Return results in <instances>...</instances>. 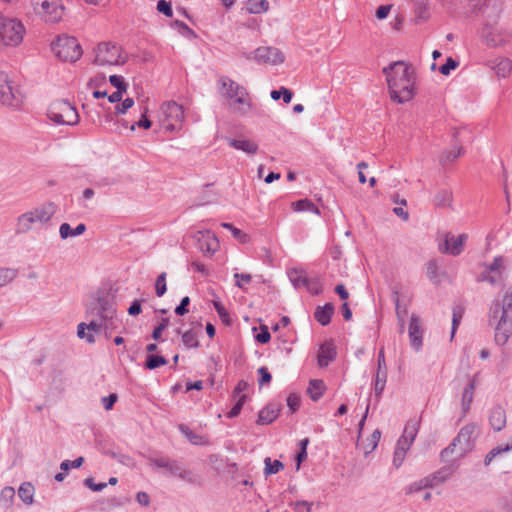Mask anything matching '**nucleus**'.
I'll return each mask as SVG.
<instances>
[{"instance_id": "56", "label": "nucleus", "mask_w": 512, "mask_h": 512, "mask_svg": "<svg viewBox=\"0 0 512 512\" xmlns=\"http://www.w3.org/2000/svg\"><path fill=\"white\" fill-rule=\"evenodd\" d=\"M84 463V458L82 456L76 458L73 461L70 460H64L60 464V469L63 471H68L70 468H79Z\"/></svg>"}, {"instance_id": "37", "label": "nucleus", "mask_w": 512, "mask_h": 512, "mask_svg": "<svg viewBox=\"0 0 512 512\" xmlns=\"http://www.w3.org/2000/svg\"><path fill=\"white\" fill-rule=\"evenodd\" d=\"M293 210L296 212L310 211L318 214L319 209L317 206L308 199H301L292 203Z\"/></svg>"}, {"instance_id": "13", "label": "nucleus", "mask_w": 512, "mask_h": 512, "mask_svg": "<svg viewBox=\"0 0 512 512\" xmlns=\"http://www.w3.org/2000/svg\"><path fill=\"white\" fill-rule=\"evenodd\" d=\"M477 426L475 423H469L463 426L454 438L459 444L458 457L465 456L474 446V440L476 438Z\"/></svg>"}, {"instance_id": "54", "label": "nucleus", "mask_w": 512, "mask_h": 512, "mask_svg": "<svg viewBox=\"0 0 512 512\" xmlns=\"http://www.w3.org/2000/svg\"><path fill=\"white\" fill-rule=\"evenodd\" d=\"M246 401V395H241L238 399V401L235 403V405L232 407V409L227 413L228 418H235L237 417Z\"/></svg>"}, {"instance_id": "9", "label": "nucleus", "mask_w": 512, "mask_h": 512, "mask_svg": "<svg viewBox=\"0 0 512 512\" xmlns=\"http://www.w3.org/2000/svg\"><path fill=\"white\" fill-rule=\"evenodd\" d=\"M50 120L61 125H75L79 121V115L74 106L67 100H56L48 109Z\"/></svg>"}, {"instance_id": "1", "label": "nucleus", "mask_w": 512, "mask_h": 512, "mask_svg": "<svg viewBox=\"0 0 512 512\" xmlns=\"http://www.w3.org/2000/svg\"><path fill=\"white\" fill-rule=\"evenodd\" d=\"M391 99L397 103H405L414 96L413 69L403 61H396L383 68Z\"/></svg>"}, {"instance_id": "8", "label": "nucleus", "mask_w": 512, "mask_h": 512, "mask_svg": "<svg viewBox=\"0 0 512 512\" xmlns=\"http://www.w3.org/2000/svg\"><path fill=\"white\" fill-rule=\"evenodd\" d=\"M89 4H97L99 0H84ZM61 0H31V4L36 14L41 16L46 22H58L64 13V6Z\"/></svg>"}, {"instance_id": "27", "label": "nucleus", "mask_w": 512, "mask_h": 512, "mask_svg": "<svg viewBox=\"0 0 512 512\" xmlns=\"http://www.w3.org/2000/svg\"><path fill=\"white\" fill-rule=\"evenodd\" d=\"M335 308L332 303H326L323 306H317L314 312V318L321 325L326 326L331 322Z\"/></svg>"}, {"instance_id": "35", "label": "nucleus", "mask_w": 512, "mask_h": 512, "mask_svg": "<svg viewBox=\"0 0 512 512\" xmlns=\"http://www.w3.org/2000/svg\"><path fill=\"white\" fill-rule=\"evenodd\" d=\"M18 495L24 503L28 505L32 504L34 496V486L29 482L22 483L18 489Z\"/></svg>"}, {"instance_id": "12", "label": "nucleus", "mask_w": 512, "mask_h": 512, "mask_svg": "<svg viewBox=\"0 0 512 512\" xmlns=\"http://www.w3.org/2000/svg\"><path fill=\"white\" fill-rule=\"evenodd\" d=\"M121 48L110 42H102L98 44L94 64L105 65H118L120 64Z\"/></svg>"}, {"instance_id": "42", "label": "nucleus", "mask_w": 512, "mask_h": 512, "mask_svg": "<svg viewBox=\"0 0 512 512\" xmlns=\"http://www.w3.org/2000/svg\"><path fill=\"white\" fill-rule=\"evenodd\" d=\"M264 462H265V468H264L265 475L276 474L284 468V464L279 460L272 461L271 458L266 457Z\"/></svg>"}, {"instance_id": "7", "label": "nucleus", "mask_w": 512, "mask_h": 512, "mask_svg": "<svg viewBox=\"0 0 512 512\" xmlns=\"http://www.w3.org/2000/svg\"><path fill=\"white\" fill-rule=\"evenodd\" d=\"M52 51L62 61L75 62L83 51L78 40L72 36L62 35L52 42Z\"/></svg>"}, {"instance_id": "63", "label": "nucleus", "mask_w": 512, "mask_h": 512, "mask_svg": "<svg viewBox=\"0 0 512 512\" xmlns=\"http://www.w3.org/2000/svg\"><path fill=\"white\" fill-rule=\"evenodd\" d=\"M234 278L236 280L235 285L243 289V283L249 284L252 281V276L248 273H235Z\"/></svg>"}, {"instance_id": "14", "label": "nucleus", "mask_w": 512, "mask_h": 512, "mask_svg": "<svg viewBox=\"0 0 512 512\" xmlns=\"http://www.w3.org/2000/svg\"><path fill=\"white\" fill-rule=\"evenodd\" d=\"M283 53L276 47H259L254 50V61L257 63L277 65L284 62Z\"/></svg>"}, {"instance_id": "6", "label": "nucleus", "mask_w": 512, "mask_h": 512, "mask_svg": "<svg viewBox=\"0 0 512 512\" xmlns=\"http://www.w3.org/2000/svg\"><path fill=\"white\" fill-rule=\"evenodd\" d=\"M184 121V110L175 101H168L161 105L159 111L160 125L168 132L178 131Z\"/></svg>"}, {"instance_id": "55", "label": "nucleus", "mask_w": 512, "mask_h": 512, "mask_svg": "<svg viewBox=\"0 0 512 512\" xmlns=\"http://www.w3.org/2000/svg\"><path fill=\"white\" fill-rule=\"evenodd\" d=\"M463 310L460 307H455L453 309V317H452V330H451V338H453L456 329L458 328L460 321L462 319Z\"/></svg>"}, {"instance_id": "4", "label": "nucleus", "mask_w": 512, "mask_h": 512, "mask_svg": "<svg viewBox=\"0 0 512 512\" xmlns=\"http://www.w3.org/2000/svg\"><path fill=\"white\" fill-rule=\"evenodd\" d=\"M149 463L159 469H165L169 475L177 477L187 483H198V476L191 470L185 468L178 460L166 456L148 457Z\"/></svg>"}, {"instance_id": "46", "label": "nucleus", "mask_w": 512, "mask_h": 512, "mask_svg": "<svg viewBox=\"0 0 512 512\" xmlns=\"http://www.w3.org/2000/svg\"><path fill=\"white\" fill-rule=\"evenodd\" d=\"M166 277V272H162L158 275L156 279L155 292L158 297H162L167 291Z\"/></svg>"}, {"instance_id": "41", "label": "nucleus", "mask_w": 512, "mask_h": 512, "mask_svg": "<svg viewBox=\"0 0 512 512\" xmlns=\"http://www.w3.org/2000/svg\"><path fill=\"white\" fill-rule=\"evenodd\" d=\"M289 278L295 288H302V287L309 288L310 281L302 273H299L297 271L291 272L289 274Z\"/></svg>"}, {"instance_id": "23", "label": "nucleus", "mask_w": 512, "mask_h": 512, "mask_svg": "<svg viewBox=\"0 0 512 512\" xmlns=\"http://www.w3.org/2000/svg\"><path fill=\"white\" fill-rule=\"evenodd\" d=\"M487 66L494 70L499 78H506L512 72V60L509 58H497L487 62Z\"/></svg>"}, {"instance_id": "47", "label": "nucleus", "mask_w": 512, "mask_h": 512, "mask_svg": "<svg viewBox=\"0 0 512 512\" xmlns=\"http://www.w3.org/2000/svg\"><path fill=\"white\" fill-rule=\"evenodd\" d=\"M17 275V271L10 268H0V287L10 283Z\"/></svg>"}, {"instance_id": "36", "label": "nucleus", "mask_w": 512, "mask_h": 512, "mask_svg": "<svg viewBox=\"0 0 512 512\" xmlns=\"http://www.w3.org/2000/svg\"><path fill=\"white\" fill-rule=\"evenodd\" d=\"M167 359L161 355L149 354L146 357L144 367L148 370H154L167 364Z\"/></svg>"}, {"instance_id": "10", "label": "nucleus", "mask_w": 512, "mask_h": 512, "mask_svg": "<svg viewBox=\"0 0 512 512\" xmlns=\"http://www.w3.org/2000/svg\"><path fill=\"white\" fill-rule=\"evenodd\" d=\"M23 98L19 85L7 73L0 72V102L3 105L18 108L23 103Z\"/></svg>"}, {"instance_id": "45", "label": "nucleus", "mask_w": 512, "mask_h": 512, "mask_svg": "<svg viewBox=\"0 0 512 512\" xmlns=\"http://www.w3.org/2000/svg\"><path fill=\"white\" fill-rule=\"evenodd\" d=\"M424 488H432V485L430 483V480L427 477L419 480V481H416V482H413L411 483L407 488H406V494H412L414 492H418Z\"/></svg>"}, {"instance_id": "33", "label": "nucleus", "mask_w": 512, "mask_h": 512, "mask_svg": "<svg viewBox=\"0 0 512 512\" xmlns=\"http://www.w3.org/2000/svg\"><path fill=\"white\" fill-rule=\"evenodd\" d=\"M250 100L248 98V92L247 90L244 92H241L240 95L235 97L234 99H231L230 106L234 109V111L240 112L242 114L246 113L247 110L244 108V106L250 107Z\"/></svg>"}, {"instance_id": "53", "label": "nucleus", "mask_w": 512, "mask_h": 512, "mask_svg": "<svg viewBox=\"0 0 512 512\" xmlns=\"http://www.w3.org/2000/svg\"><path fill=\"white\" fill-rule=\"evenodd\" d=\"M157 10L159 13L164 14L166 17H172L173 16V10L171 2L166 0H159L157 2Z\"/></svg>"}, {"instance_id": "62", "label": "nucleus", "mask_w": 512, "mask_h": 512, "mask_svg": "<svg viewBox=\"0 0 512 512\" xmlns=\"http://www.w3.org/2000/svg\"><path fill=\"white\" fill-rule=\"evenodd\" d=\"M134 105V100L132 98H126L122 101V103L115 106V111L117 114H125L130 108Z\"/></svg>"}, {"instance_id": "22", "label": "nucleus", "mask_w": 512, "mask_h": 512, "mask_svg": "<svg viewBox=\"0 0 512 512\" xmlns=\"http://www.w3.org/2000/svg\"><path fill=\"white\" fill-rule=\"evenodd\" d=\"M489 424L494 431H501L506 426V411L500 406H494L489 412Z\"/></svg>"}, {"instance_id": "48", "label": "nucleus", "mask_w": 512, "mask_h": 512, "mask_svg": "<svg viewBox=\"0 0 512 512\" xmlns=\"http://www.w3.org/2000/svg\"><path fill=\"white\" fill-rule=\"evenodd\" d=\"M213 306H214L216 312L218 313L221 321L225 325H230L231 324L230 315L227 312V310L225 309V307L223 306V304L221 302H219V301H214L213 302Z\"/></svg>"}, {"instance_id": "2", "label": "nucleus", "mask_w": 512, "mask_h": 512, "mask_svg": "<svg viewBox=\"0 0 512 512\" xmlns=\"http://www.w3.org/2000/svg\"><path fill=\"white\" fill-rule=\"evenodd\" d=\"M489 323L494 326L496 344L504 346L512 336V285L501 299H495L491 303Z\"/></svg>"}, {"instance_id": "30", "label": "nucleus", "mask_w": 512, "mask_h": 512, "mask_svg": "<svg viewBox=\"0 0 512 512\" xmlns=\"http://www.w3.org/2000/svg\"><path fill=\"white\" fill-rule=\"evenodd\" d=\"M463 147L462 145L458 143H454L452 148L450 150H446L442 153L440 156L439 162L442 166L447 165L448 163L453 162L456 160L460 155L463 153Z\"/></svg>"}, {"instance_id": "61", "label": "nucleus", "mask_w": 512, "mask_h": 512, "mask_svg": "<svg viewBox=\"0 0 512 512\" xmlns=\"http://www.w3.org/2000/svg\"><path fill=\"white\" fill-rule=\"evenodd\" d=\"M83 483L86 487H88L89 489H91L92 491H95V492L102 491L103 489H105L107 487L106 482H101V483L96 484L94 482V479L91 477L86 478Z\"/></svg>"}, {"instance_id": "19", "label": "nucleus", "mask_w": 512, "mask_h": 512, "mask_svg": "<svg viewBox=\"0 0 512 512\" xmlns=\"http://www.w3.org/2000/svg\"><path fill=\"white\" fill-rule=\"evenodd\" d=\"M202 333V324L192 322L191 328L182 334V343L187 349L198 348L200 346L198 337Z\"/></svg>"}, {"instance_id": "18", "label": "nucleus", "mask_w": 512, "mask_h": 512, "mask_svg": "<svg viewBox=\"0 0 512 512\" xmlns=\"http://www.w3.org/2000/svg\"><path fill=\"white\" fill-rule=\"evenodd\" d=\"M422 337L423 329L421 326L420 318L417 315L412 314L409 324V339L411 346L416 351H419L423 345Z\"/></svg>"}, {"instance_id": "17", "label": "nucleus", "mask_w": 512, "mask_h": 512, "mask_svg": "<svg viewBox=\"0 0 512 512\" xmlns=\"http://www.w3.org/2000/svg\"><path fill=\"white\" fill-rule=\"evenodd\" d=\"M93 309H98V317L108 322L113 319L116 312L114 301L108 295L99 296L95 299Z\"/></svg>"}, {"instance_id": "50", "label": "nucleus", "mask_w": 512, "mask_h": 512, "mask_svg": "<svg viewBox=\"0 0 512 512\" xmlns=\"http://www.w3.org/2000/svg\"><path fill=\"white\" fill-rule=\"evenodd\" d=\"M427 277L434 283H438V264L436 260L427 263Z\"/></svg>"}, {"instance_id": "20", "label": "nucleus", "mask_w": 512, "mask_h": 512, "mask_svg": "<svg viewBox=\"0 0 512 512\" xmlns=\"http://www.w3.org/2000/svg\"><path fill=\"white\" fill-rule=\"evenodd\" d=\"M477 386V375L469 378L467 385L464 387L461 397V409L463 416L470 410L474 398V392Z\"/></svg>"}, {"instance_id": "25", "label": "nucleus", "mask_w": 512, "mask_h": 512, "mask_svg": "<svg viewBox=\"0 0 512 512\" xmlns=\"http://www.w3.org/2000/svg\"><path fill=\"white\" fill-rule=\"evenodd\" d=\"M220 83L222 88L226 89V91L224 92L225 97L230 100L240 95L241 92L246 91V89L243 86L239 85L227 76H222L220 78Z\"/></svg>"}, {"instance_id": "59", "label": "nucleus", "mask_w": 512, "mask_h": 512, "mask_svg": "<svg viewBox=\"0 0 512 512\" xmlns=\"http://www.w3.org/2000/svg\"><path fill=\"white\" fill-rule=\"evenodd\" d=\"M504 452H507V450H504V447H503V446H497V447H495V448L491 449V450L486 454V456H485V458H484V464H485L486 466L490 465V463L493 461V459H494L496 456H498V455H500V454H502V453H504Z\"/></svg>"}, {"instance_id": "39", "label": "nucleus", "mask_w": 512, "mask_h": 512, "mask_svg": "<svg viewBox=\"0 0 512 512\" xmlns=\"http://www.w3.org/2000/svg\"><path fill=\"white\" fill-rule=\"evenodd\" d=\"M202 237L205 238V240L203 242L199 240L200 249L206 252H214L218 244L215 236L207 231L206 234H202Z\"/></svg>"}, {"instance_id": "24", "label": "nucleus", "mask_w": 512, "mask_h": 512, "mask_svg": "<svg viewBox=\"0 0 512 512\" xmlns=\"http://www.w3.org/2000/svg\"><path fill=\"white\" fill-rule=\"evenodd\" d=\"M280 408L277 404H268L260 410L258 414L257 424L268 425L272 423L279 415Z\"/></svg>"}, {"instance_id": "49", "label": "nucleus", "mask_w": 512, "mask_h": 512, "mask_svg": "<svg viewBox=\"0 0 512 512\" xmlns=\"http://www.w3.org/2000/svg\"><path fill=\"white\" fill-rule=\"evenodd\" d=\"M87 329L93 331L95 333L100 332L103 328H108V321H104L102 319H91L88 324H86Z\"/></svg>"}, {"instance_id": "15", "label": "nucleus", "mask_w": 512, "mask_h": 512, "mask_svg": "<svg viewBox=\"0 0 512 512\" xmlns=\"http://www.w3.org/2000/svg\"><path fill=\"white\" fill-rule=\"evenodd\" d=\"M468 239L467 234H461L459 236H455L451 233H448L445 236V240L443 245H439V249L442 253H448L453 256H458L461 254L463 250V245L465 241Z\"/></svg>"}, {"instance_id": "3", "label": "nucleus", "mask_w": 512, "mask_h": 512, "mask_svg": "<svg viewBox=\"0 0 512 512\" xmlns=\"http://www.w3.org/2000/svg\"><path fill=\"white\" fill-rule=\"evenodd\" d=\"M56 212L53 203H45L35 209L25 212L18 216L15 232L16 234H25L32 229L34 224H45L51 220Z\"/></svg>"}, {"instance_id": "11", "label": "nucleus", "mask_w": 512, "mask_h": 512, "mask_svg": "<svg viewBox=\"0 0 512 512\" xmlns=\"http://www.w3.org/2000/svg\"><path fill=\"white\" fill-rule=\"evenodd\" d=\"M481 37L487 46L497 48L505 45L511 38V34L496 21H487L482 30Z\"/></svg>"}, {"instance_id": "52", "label": "nucleus", "mask_w": 512, "mask_h": 512, "mask_svg": "<svg viewBox=\"0 0 512 512\" xmlns=\"http://www.w3.org/2000/svg\"><path fill=\"white\" fill-rule=\"evenodd\" d=\"M87 329L86 323L81 322L77 326V335L80 339H85L89 344L95 343V337L92 333H86Z\"/></svg>"}, {"instance_id": "64", "label": "nucleus", "mask_w": 512, "mask_h": 512, "mask_svg": "<svg viewBox=\"0 0 512 512\" xmlns=\"http://www.w3.org/2000/svg\"><path fill=\"white\" fill-rule=\"evenodd\" d=\"M258 374L260 375V378H259L260 386L269 384L271 382V380H272L271 373L268 371V369L265 366H262L258 369Z\"/></svg>"}, {"instance_id": "34", "label": "nucleus", "mask_w": 512, "mask_h": 512, "mask_svg": "<svg viewBox=\"0 0 512 512\" xmlns=\"http://www.w3.org/2000/svg\"><path fill=\"white\" fill-rule=\"evenodd\" d=\"M451 203L452 192L446 189L438 191L433 198V204L437 207H449Z\"/></svg>"}, {"instance_id": "5", "label": "nucleus", "mask_w": 512, "mask_h": 512, "mask_svg": "<svg viewBox=\"0 0 512 512\" xmlns=\"http://www.w3.org/2000/svg\"><path fill=\"white\" fill-rule=\"evenodd\" d=\"M25 34V27L15 18L5 17L0 12V46H18Z\"/></svg>"}, {"instance_id": "16", "label": "nucleus", "mask_w": 512, "mask_h": 512, "mask_svg": "<svg viewBox=\"0 0 512 512\" xmlns=\"http://www.w3.org/2000/svg\"><path fill=\"white\" fill-rule=\"evenodd\" d=\"M377 364L378 368L375 376L374 392L375 397L380 399L387 381V368L383 349H381L378 354Z\"/></svg>"}, {"instance_id": "32", "label": "nucleus", "mask_w": 512, "mask_h": 512, "mask_svg": "<svg viewBox=\"0 0 512 512\" xmlns=\"http://www.w3.org/2000/svg\"><path fill=\"white\" fill-rule=\"evenodd\" d=\"M86 231V225L83 223L78 224L74 229L68 223L60 225L59 233L62 239H67L72 236H79Z\"/></svg>"}, {"instance_id": "57", "label": "nucleus", "mask_w": 512, "mask_h": 512, "mask_svg": "<svg viewBox=\"0 0 512 512\" xmlns=\"http://www.w3.org/2000/svg\"><path fill=\"white\" fill-rule=\"evenodd\" d=\"M169 326V318H162L159 325L154 328L152 338L158 341L161 338L162 332Z\"/></svg>"}, {"instance_id": "21", "label": "nucleus", "mask_w": 512, "mask_h": 512, "mask_svg": "<svg viewBox=\"0 0 512 512\" xmlns=\"http://www.w3.org/2000/svg\"><path fill=\"white\" fill-rule=\"evenodd\" d=\"M337 352L333 341H325L318 352V365L327 367L336 358Z\"/></svg>"}, {"instance_id": "26", "label": "nucleus", "mask_w": 512, "mask_h": 512, "mask_svg": "<svg viewBox=\"0 0 512 512\" xmlns=\"http://www.w3.org/2000/svg\"><path fill=\"white\" fill-rule=\"evenodd\" d=\"M457 469V465L450 464L440 468L435 473L428 476L432 487L445 482L449 479Z\"/></svg>"}, {"instance_id": "40", "label": "nucleus", "mask_w": 512, "mask_h": 512, "mask_svg": "<svg viewBox=\"0 0 512 512\" xmlns=\"http://www.w3.org/2000/svg\"><path fill=\"white\" fill-rule=\"evenodd\" d=\"M270 96L275 101L283 98L284 103L289 104L293 98V92L286 87H281L278 90H272Z\"/></svg>"}, {"instance_id": "43", "label": "nucleus", "mask_w": 512, "mask_h": 512, "mask_svg": "<svg viewBox=\"0 0 512 512\" xmlns=\"http://www.w3.org/2000/svg\"><path fill=\"white\" fill-rule=\"evenodd\" d=\"M418 433V422L409 421L403 431L402 437L413 443Z\"/></svg>"}, {"instance_id": "58", "label": "nucleus", "mask_w": 512, "mask_h": 512, "mask_svg": "<svg viewBox=\"0 0 512 512\" xmlns=\"http://www.w3.org/2000/svg\"><path fill=\"white\" fill-rule=\"evenodd\" d=\"M109 82L112 86H114L117 90L120 91H126L127 90V84L124 81V78L119 75H111L109 77Z\"/></svg>"}, {"instance_id": "44", "label": "nucleus", "mask_w": 512, "mask_h": 512, "mask_svg": "<svg viewBox=\"0 0 512 512\" xmlns=\"http://www.w3.org/2000/svg\"><path fill=\"white\" fill-rule=\"evenodd\" d=\"M458 448L459 444L455 441V439L452 440V442L441 451L440 458L443 462H447L450 460V458L456 454L458 457Z\"/></svg>"}, {"instance_id": "60", "label": "nucleus", "mask_w": 512, "mask_h": 512, "mask_svg": "<svg viewBox=\"0 0 512 512\" xmlns=\"http://www.w3.org/2000/svg\"><path fill=\"white\" fill-rule=\"evenodd\" d=\"M287 406L292 413L296 412L300 407V397L295 393H290L287 397Z\"/></svg>"}, {"instance_id": "31", "label": "nucleus", "mask_w": 512, "mask_h": 512, "mask_svg": "<svg viewBox=\"0 0 512 512\" xmlns=\"http://www.w3.org/2000/svg\"><path fill=\"white\" fill-rule=\"evenodd\" d=\"M325 389L326 386L323 380L314 379L310 380L307 392L310 398L316 402L323 396Z\"/></svg>"}, {"instance_id": "38", "label": "nucleus", "mask_w": 512, "mask_h": 512, "mask_svg": "<svg viewBox=\"0 0 512 512\" xmlns=\"http://www.w3.org/2000/svg\"><path fill=\"white\" fill-rule=\"evenodd\" d=\"M269 3L267 0H248L247 10L252 14L264 13L268 10Z\"/></svg>"}, {"instance_id": "28", "label": "nucleus", "mask_w": 512, "mask_h": 512, "mask_svg": "<svg viewBox=\"0 0 512 512\" xmlns=\"http://www.w3.org/2000/svg\"><path fill=\"white\" fill-rule=\"evenodd\" d=\"M227 142L229 146L233 147L234 149L241 150L247 154L253 155L258 151L257 143L251 140L228 138Z\"/></svg>"}, {"instance_id": "51", "label": "nucleus", "mask_w": 512, "mask_h": 512, "mask_svg": "<svg viewBox=\"0 0 512 512\" xmlns=\"http://www.w3.org/2000/svg\"><path fill=\"white\" fill-rule=\"evenodd\" d=\"M459 63L452 57H448L446 62L439 67V72L443 75H449L450 72L458 67Z\"/></svg>"}, {"instance_id": "29", "label": "nucleus", "mask_w": 512, "mask_h": 512, "mask_svg": "<svg viewBox=\"0 0 512 512\" xmlns=\"http://www.w3.org/2000/svg\"><path fill=\"white\" fill-rule=\"evenodd\" d=\"M178 430L183 434L188 441L193 445H199V446H205L209 444V440L200 434L195 433L192 431L188 426L185 424H180L178 426Z\"/></svg>"}]
</instances>
